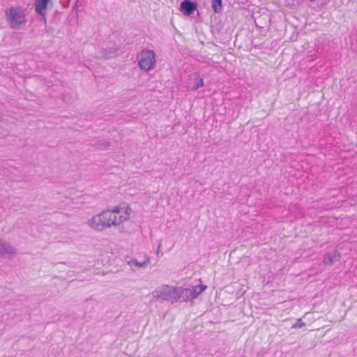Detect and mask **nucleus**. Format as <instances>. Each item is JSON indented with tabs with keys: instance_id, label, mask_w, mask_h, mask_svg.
I'll return each mask as SVG.
<instances>
[{
	"instance_id": "f257e3e1",
	"label": "nucleus",
	"mask_w": 357,
	"mask_h": 357,
	"mask_svg": "<svg viewBox=\"0 0 357 357\" xmlns=\"http://www.w3.org/2000/svg\"><path fill=\"white\" fill-rule=\"evenodd\" d=\"M106 211L109 228L118 227L130 219L132 209L128 206H115Z\"/></svg>"
},
{
	"instance_id": "f03ea898",
	"label": "nucleus",
	"mask_w": 357,
	"mask_h": 357,
	"mask_svg": "<svg viewBox=\"0 0 357 357\" xmlns=\"http://www.w3.org/2000/svg\"><path fill=\"white\" fill-rule=\"evenodd\" d=\"M206 288V285H195L188 288L176 287V302H187L193 300L202 293Z\"/></svg>"
},
{
	"instance_id": "7ed1b4c3",
	"label": "nucleus",
	"mask_w": 357,
	"mask_h": 357,
	"mask_svg": "<svg viewBox=\"0 0 357 357\" xmlns=\"http://www.w3.org/2000/svg\"><path fill=\"white\" fill-rule=\"evenodd\" d=\"M7 20L13 29H20L26 23L25 10L21 7H12L6 10Z\"/></svg>"
},
{
	"instance_id": "20e7f679",
	"label": "nucleus",
	"mask_w": 357,
	"mask_h": 357,
	"mask_svg": "<svg viewBox=\"0 0 357 357\" xmlns=\"http://www.w3.org/2000/svg\"><path fill=\"white\" fill-rule=\"evenodd\" d=\"M176 287L163 284L153 290L151 295L153 300H162L176 303Z\"/></svg>"
},
{
	"instance_id": "39448f33",
	"label": "nucleus",
	"mask_w": 357,
	"mask_h": 357,
	"mask_svg": "<svg viewBox=\"0 0 357 357\" xmlns=\"http://www.w3.org/2000/svg\"><path fill=\"white\" fill-rule=\"evenodd\" d=\"M255 24L261 31L267 33L271 23V14L266 10H260L253 14Z\"/></svg>"
},
{
	"instance_id": "423d86ee",
	"label": "nucleus",
	"mask_w": 357,
	"mask_h": 357,
	"mask_svg": "<svg viewBox=\"0 0 357 357\" xmlns=\"http://www.w3.org/2000/svg\"><path fill=\"white\" fill-rule=\"evenodd\" d=\"M108 219L106 215V211H103L101 213L93 215L91 219L88 220L89 226L96 231H102L106 229L109 228Z\"/></svg>"
},
{
	"instance_id": "0eeeda50",
	"label": "nucleus",
	"mask_w": 357,
	"mask_h": 357,
	"mask_svg": "<svg viewBox=\"0 0 357 357\" xmlns=\"http://www.w3.org/2000/svg\"><path fill=\"white\" fill-rule=\"evenodd\" d=\"M155 63V55L153 50H144L142 51L139 66L141 69L149 71L152 69Z\"/></svg>"
},
{
	"instance_id": "6e6552de",
	"label": "nucleus",
	"mask_w": 357,
	"mask_h": 357,
	"mask_svg": "<svg viewBox=\"0 0 357 357\" xmlns=\"http://www.w3.org/2000/svg\"><path fill=\"white\" fill-rule=\"evenodd\" d=\"M197 8V3L190 0H183L180 5V11L185 16L192 15Z\"/></svg>"
},
{
	"instance_id": "1a4fd4ad",
	"label": "nucleus",
	"mask_w": 357,
	"mask_h": 357,
	"mask_svg": "<svg viewBox=\"0 0 357 357\" xmlns=\"http://www.w3.org/2000/svg\"><path fill=\"white\" fill-rule=\"evenodd\" d=\"M17 253L16 249L10 244L0 240V255L2 257H11Z\"/></svg>"
},
{
	"instance_id": "9d476101",
	"label": "nucleus",
	"mask_w": 357,
	"mask_h": 357,
	"mask_svg": "<svg viewBox=\"0 0 357 357\" xmlns=\"http://www.w3.org/2000/svg\"><path fill=\"white\" fill-rule=\"evenodd\" d=\"M340 253L337 250L326 252L324 256L323 263L326 265H331L334 262L338 261L340 259Z\"/></svg>"
},
{
	"instance_id": "9b49d317",
	"label": "nucleus",
	"mask_w": 357,
	"mask_h": 357,
	"mask_svg": "<svg viewBox=\"0 0 357 357\" xmlns=\"http://www.w3.org/2000/svg\"><path fill=\"white\" fill-rule=\"evenodd\" d=\"M50 1V0H35L34 4L36 13L43 17H45L46 15L45 10Z\"/></svg>"
},
{
	"instance_id": "f8f14e48",
	"label": "nucleus",
	"mask_w": 357,
	"mask_h": 357,
	"mask_svg": "<svg viewBox=\"0 0 357 357\" xmlns=\"http://www.w3.org/2000/svg\"><path fill=\"white\" fill-rule=\"evenodd\" d=\"M118 50L113 47H107L101 49L100 55L101 57L109 59L117 55Z\"/></svg>"
},
{
	"instance_id": "ddd939ff",
	"label": "nucleus",
	"mask_w": 357,
	"mask_h": 357,
	"mask_svg": "<svg viewBox=\"0 0 357 357\" xmlns=\"http://www.w3.org/2000/svg\"><path fill=\"white\" fill-rule=\"evenodd\" d=\"M191 77L194 81L192 86H190L192 90H197L204 85V80L199 76L198 73H195L191 75Z\"/></svg>"
},
{
	"instance_id": "4468645a",
	"label": "nucleus",
	"mask_w": 357,
	"mask_h": 357,
	"mask_svg": "<svg viewBox=\"0 0 357 357\" xmlns=\"http://www.w3.org/2000/svg\"><path fill=\"white\" fill-rule=\"evenodd\" d=\"M150 263V258L146 257V259L143 262H139L136 259H132L128 262L130 266H135L137 268H144L146 266Z\"/></svg>"
},
{
	"instance_id": "2eb2a0df",
	"label": "nucleus",
	"mask_w": 357,
	"mask_h": 357,
	"mask_svg": "<svg viewBox=\"0 0 357 357\" xmlns=\"http://www.w3.org/2000/svg\"><path fill=\"white\" fill-rule=\"evenodd\" d=\"M222 0H213L212 1V8L215 13H220L222 12Z\"/></svg>"
},
{
	"instance_id": "dca6fc26",
	"label": "nucleus",
	"mask_w": 357,
	"mask_h": 357,
	"mask_svg": "<svg viewBox=\"0 0 357 357\" xmlns=\"http://www.w3.org/2000/svg\"><path fill=\"white\" fill-rule=\"evenodd\" d=\"M305 326V324L302 321L301 319H298L296 323L292 326L294 328H298Z\"/></svg>"
},
{
	"instance_id": "f3484780",
	"label": "nucleus",
	"mask_w": 357,
	"mask_h": 357,
	"mask_svg": "<svg viewBox=\"0 0 357 357\" xmlns=\"http://www.w3.org/2000/svg\"><path fill=\"white\" fill-rule=\"evenodd\" d=\"M160 247H161V244L160 243L159 245H158V250H157V255H159V253H160Z\"/></svg>"
},
{
	"instance_id": "a211bd4d",
	"label": "nucleus",
	"mask_w": 357,
	"mask_h": 357,
	"mask_svg": "<svg viewBox=\"0 0 357 357\" xmlns=\"http://www.w3.org/2000/svg\"><path fill=\"white\" fill-rule=\"evenodd\" d=\"M312 2H314L316 0H310Z\"/></svg>"
}]
</instances>
